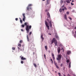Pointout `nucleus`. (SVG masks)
Listing matches in <instances>:
<instances>
[{
  "instance_id": "obj_18",
  "label": "nucleus",
  "mask_w": 76,
  "mask_h": 76,
  "mask_svg": "<svg viewBox=\"0 0 76 76\" xmlns=\"http://www.w3.org/2000/svg\"><path fill=\"white\" fill-rule=\"evenodd\" d=\"M27 41H28V42H29V38H28V35H27Z\"/></svg>"
},
{
  "instance_id": "obj_1",
  "label": "nucleus",
  "mask_w": 76,
  "mask_h": 76,
  "mask_svg": "<svg viewBox=\"0 0 76 76\" xmlns=\"http://www.w3.org/2000/svg\"><path fill=\"white\" fill-rule=\"evenodd\" d=\"M24 25L26 26V29L27 31V33H28L29 32V29H31L32 26H29V23L28 22H25L24 23Z\"/></svg>"
},
{
  "instance_id": "obj_33",
  "label": "nucleus",
  "mask_w": 76,
  "mask_h": 76,
  "mask_svg": "<svg viewBox=\"0 0 76 76\" xmlns=\"http://www.w3.org/2000/svg\"><path fill=\"white\" fill-rule=\"evenodd\" d=\"M21 64H23V61H21Z\"/></svg>"
},
{
  "instance_id": "obj_21",
  "label": "nucleus",
  "mask_w": 76,
  "mask_h": 76,
  "mask_svg": "<svg viewBox=\"0 0 76 76\" xmlns=\"http://www.w3.org/2000/svg\"><path fill=\"white\" fill-rule=\"evenodd\" d=\"M15 47H12V50H15Z\"/></svg>"
},
{
  "instance_id": "obj_46",
  "label": "nucleus",
  "mask_w": 76,
  "mask_h": 76,
  "mask_svg": "<svg viewBox=\"0 0 76 76\" xmlns=\"http://www.w3.org/2000/svg\"><path fill=\"white\" fill-rule=\"evenodd\" d=\"M47 20L48 21V22H49V20H48V19H47Z\"/></svg>"
},
{
  "instance_id": "obj_48",
  "label": "nucleus",
  "mask_w": 76,
  "mask_h": 76,
  "mask_svg": "<svg viewBox=\"0 0 76 76\" xmlns=\"http://www.w3.org/2000/svg\"><path fill=\"white\" fill-rule=\"evenodd\" d=\"M18 49L19 50H20V48H19V47H18Z\"/></svg>"
},
{
  "instance_id": "obj_7",
  "label": "nucleus",
  "mask_w": 76,
  "mask_h": 76,
  "mask_svg": "<svg viewBox=\"0 0 76 76\" xmlns=\"http://www.w3.org/2000/svg\"><path fill=\"white\" fill-rule=\"evenodd\" d=\"M51 20H50V21L49 22V25L51 28L52 27V23H51Z\"/></svg>"
},
{
  "instance_id": "obj_57",
  "label": "nucleus",
  "mask_w": 76,
  "mask_h": 76,
  "mask_svg": "<svg viewBox=\"0 0 76 76\" xmlns=\"http://www.w3.org/2000/svg\"><path fill=\"white\" fill-rule=\"evenodd\" d=\"M64 76H66V75H64Z\"/></svg>"
},
{
  "instance_id": "obj_56",
  "label": "nucleus",
  "mask_w": 76,
  "mask_h": 76,
  "mask_svg": "<svg viewBox=\"0 0 76 76\" xmlns=\"http://www.w3.org/2000/svg\"><path fill=\"white\" fill-rule=\"evenodd\" d=\"M47 10H45V12H47Z\"/></svg>"
},
{
  "instance_id": "obj_42",
  "label": "nucleus",
  "mask_w": 76,
  "mask_h": 76,
  "mask_svg": "<svg viewBox=\"0 0 76 76\" xmlns=\"http://www.w3.org/2000/svg\"><path fill=\"white\" fill-rule=\"evenodd\" d=\"M63 64H61V67H62L63 66Z\"/></svg>"
},
{
  "instance_id": "obj_53",
  "label": "nucleus",
  "mask_w": 76,
  "mask_h": 76,
  "mask_svg": "<svg viewBox=\"0 0 76 76\" xmlns=\"http://www.w3.org/2000/svg\"><path fill=\"white\" fill-rule=\"evenodd\" d=\"M45 0H42V1H45Z\"/></svg>"
},
{
  "instance_id": "obj_9",
  "label": "nucleus",
  "mask_w": 76,
  "mask_h": 76,
  "mask_svg": "<svg viewBox=\"0 0 76 76\" xmlns=\"http://www.w3.org/2000/svg\"><path fill=\"white\" fill-rule=\"evenodd\" d=\"M21 60H26V58H24L23 56H22L21 58Z\"/></svg>"
},
{
  "instance_id": "obj_50",
  "label": "nucleus",
  "mask_w": 76,
  "mask_h": 76,
  "mask_svg": "<svg viewBox=\"0 0 76 76\" xmlns=\"http://www.w3.org/2000/svg\"><path fill=\"white\" fill-rule=\"evenodd\" d=\"M64 5L62 7H64Z\"/></svg>"
},
{
  "instance_id": "obj_51",
  "label": "nucleus",
  "mask_w": 76,
  "mask_h": 76,
  "mask_svg": "<svg viewBox=\"0 0 76 76\" xmlns=\"http://www.w3.org/2000/svg\"><path fill=\"white\" fill-rule=\"evenodd\" d=\"M68 76H70V75L68 74Z\"/></svg>"
},
{
  "instance_id": "obj_20",
  "label": "nucleus",
  "mask_w": 76,
  "mask_h": 76,
  "mask_svg": "<svg viewBox=\"0 0 76 76\" xmlns=\"http://www.w3.org/2000/svg\"><path fill=\"white\" fill-rule=\"evenodd\" d=\"M66 2L67 3H70V1L69 0H66Z\"/></svg>"
},
{
  "instance_id": "obj_10",
  "label": "nucleus",
  "mask_w": 76,
  "mask_h": 76,
  "mask_svg": "<svg viewBox=\"0 0 76 76\" xmlns=\"http://www.w3.org/2000/svg\"><path fill=\"white\" fill-rule=\"evenodd\" d=\"M52 56L53 60H55V57H54V55L53 53H52Z\"/></svg>"
},
{
  "instance_id": "obj_49",
  "label": "nucleus",
  "mask_w": 76,
  "mask_h": 76,
  "mask_svg": "<svg viewBox=\"0 0 76 76\" xmlns=\"http://www.w3.org/2000/svg\"><path fill=\"white\" fill-rule=\"evenodd\" d=\"M21 31H23V30L22 29H21Z\"/></svg>"
},
{
  "instance_id": "obj_4",
  "label": "nucleus",
  "mask_w": 76,
  "mask_h": 76,
  "mask_svg": "<svg viewBox=\"0 0 76 76\" xmlns=\"http://www.w3.org/2000/svg\"><path fill=\"white\" fill-rule=\"evenodd\" d=\"M31 6H32V4H29L27 7V10H28V11H29V9H31V10H32V8H31Z\"/></svg>"
},
{
  "instance_id": "obj_58",
  "label": "nucleus",
  "mask_w": 76,
  "mask_h": 76,
  "mask_svg": "<svg viewBox=\"0 0 76 76\" xmlns=\"http://www.w3.org/2000/svg\"><path fill=\"white\" fill-rule=\"evenodd\" d=\"M74 28L75 29H76V27H75Z\"/></svg>"
},
{
  "instance_id": "obj_15",
  "label": "nucleus",
  "mask_w": 76,
  "mask_h": 76,
  "mask_svg": "<svg viewBox=\"0 0 76 76\" xmlns=\"http://www.w3.org/2000/svg\"><path fill=\"white\" fill-rule=\"evenodd\" d=\"M41 38L42 39V41L44 40V37H43V35L42 34L41 36Z\"/></svg>"
},
{
  "instance_id": "obj_17",
  "label": "nucleus",
  "mask_w": 76,
  "mask_h": 76,
  "mask_svg": "<svg viewBox=\"0 0 76 76\" xmlns=\"http://www.w3.org/2000/svg\"><path fill=\"white\" fill-rule=\"evenodd\" d=\"M18 46L20 47H21V44H20V43H19L18 44Z\"/></svg>"
},
{
  "instance_id": "obj_23",
  "label": "nucleus",
  "mask_w": 76,
  "mask_h": 76,
  "mask_svg": "<svg viewBox=\"0 0 76 76\" xmlns=\"http://www.w3.org/2000/svg\"><path fill=\"white\" fill-rule=\"evenodd\" d=\"M58 75H59V76H62L61 74V73H60V72L58 73Z\"/></svg>"
},
{
  "instance_id": "obj_16",
  "label": "nucleus",
  "mask_w": 76,
  "mask_h": 76,
  "mask_svg": "<svg viewBox=\"0 0 76 76\" xmlns=\"http://www.w3.org/2000/svg\"><path fill=\"white\" fill-rule=\"evenodd\" d=\"M69 68H70V67H71V62H70L69 63Z\"/></svg>"
},
{
  "instance_id": "obj_5",
  "label": "nucleus",
  "mask_w": 76,
  "mask_h": 76,
  "mask_svg": "<svg viewBox=\"0 0 76 76\" xmlns=\"http://www.w3.org/2000/svg\"><path fill=\"white\" fill-rule=\"evenodd\" d=\"M50 1H51V0H47L46 3V5H48V4H50Z\"/></svg>"
},
{
  "instance_id": "obj_60",
  "label": "nucleus",
  "mask_w": 76,
  "mask_h": 76,
  "mask_svg": "<svg viewBox=\"0 0 76 76\" xmlns=\"http://www.w3.org/2000/svg\"><path fill=\"white\" fill-rule=\"evenodd\" d=\"M75 33L76 34V31H75Z\"/></svg>"
},
{
  "instance_id": "obj_39",
  "label": "nucleus",
  "mask_w": 76,
  "mask_h": 76,
  "mask_svg": "<svg viewBox=\"0 0 76 76\" xmlns=\"http://www.w3.org/2000/svg\"><path fill=\"white\" fill-rule=\"evenodd\" d=\"M71 4L72 6H73V5H74V4H73V3H72V2L71 3Z\"/></svg>"
},
{
  "instance_id": "obj_35",
  "label": "nucleus",
  "mask_w": 76,
  "mask_h": 76,
  "mask_svg": "<svg viewBox=\"0 0 76 76\" xmlns=\"http://www.w3.org/2000/svg\"><path fill=\"white\" fill-rule=\"evenodd\" d=\"M44 57H45V59H46V56H45V54H44Z\"/></svg>"
},
{
  "instance_id": "obj_41",
  "label": "nucleus",
  "mask_w": 76,
  "mask_h": 76,
  "mask_svg": "<svg viewBox=\"0 0 76 76\" xmlns=\"http://www.w3.org/2000/svg\"><path fill=\"white\" fill-rule=\"evenodd\" d=\"M57 39H58V40H59V38H58V37H56Z\"/></svg>"
},
{
  "instance_id": "obj_32",
  "label": "nucleus",
  "mask_w": 76,
  "mask_h": 76,
  "mask_svg": "<svg viewBox=\"0 0 76 76\" xmlns=\"http://www.w3.org/2000/svg\"><path fill=\"white\" fill-rule=\"evenodd\" d=\"M31 34H32V32H30V33H29V36H30V35H31Z\"/></svg>"
},
{
  "instance_id": "obj_25",
  "label": "nucleus",
  "mask_w": 76,
  "mask_h": 76,
  "mask_svg": "<svg viewBox=\"0 0 76 76\" xmlns=\"http://www.w3.org/2000/svg\"><path fill=\"white\" fill-rule=\"evenodd\" d=\"M69 62H70V60H69V59L67 60L66 61V62L69 63Z\"/></svg>"
},
{
  "instance_id": "obj_14",
  "label": "nucleus",
  "mask_w": 76,
  "mask_h": 76,
  "mask_svg": "<svg viewBox=\"0 0 76 76\" xmlns=\"http://www.w3.org/2000/svg\"><path fill=\"white\" fill-rule=\"evenodd\" d=\"M64 18L66 20H67V16L66 14L64 15Z\"/></svg>"
},
{
  "instance_id": "obj_24",
  "label": "nucleus",
  "mask_w": 76,
  "mask_h": 76,
  "mask_svg": "<svg viewBox=\"0 0 76 76\" xmlns=\"http://www.w3.org/2000/svg\"><path fill=\"white\" fill-rule=\"evenodd\" d=\"M33 65L35 66V67H37V65L35 64H34Z\"/></svg>"
},
{
  "instance_id": "obj_61",
  "label": "nucleus",
  "mask_w": 76,
  "mask_h": 76,
  "mask_svg": "<svg viewBox=\"0 0 76 76\" xmlns=\"http://www.w3.org/2000/svg\"><path fill=\"white\" fill-rule=\"evenodd\" d=\"M72 1V0H70V1Z\"/></svg>"
},
{
  "instance_id": "obj_59",
  "label": "nucleus",
  "mask_w": 76,
  "mask_h": 76,
  "mask_svg": "<svg viewBox=\"0 0 76 76\" xmlns=\"http://www.w3.org/2000/svg\"><path fill=\"white\" fill-rule=\"evenodd\" d=\"M22 56H20V57H22Z\"/></svg>"
},
{
  "instance_id": "obj_34",
  "label": "nucleus",
  "mask_w": 76,
  "mask_h": 76,
  "mask_svg": "<svg viewBox=\"0 0 76 76\" xmlns=\"http://www.w3.org/2000/svg\"><path fill=\"white\" fill-rule=\"evenodd\" d=\"M45 49L46 50H47V46H45Z\"/></svg>"
},
{
  "instance_id": "obj_11",
  "label": "nucleus",
  "mask_w": 76,
  "mask_h": 76,
  "mask_svg": "<svg viewBox=\"0 0 76 76\" xmlns=\"http://www.w3.org/2000/svg\"><path fill=\"white\" fill-rule=\"evenodd\" d=\"M58 54H59L60 52V47L58 48Z\"/></svg>"
},
{
  "instance_id": "obj_55",
  "label": "nucleus",
  "mask_w": 76,
  "mask_h": 76,
  "mask_svg": "<svg viewBox=\"0 0 76 76\" xmlns=\"http://www.w3.org/2000/svg\"><path fill=\"white\" fill-rule=\"evenodd\" d=\"M74 2V1L72 0V2Z\"/></svg>"
},
{
  "instance_id": "obj_44",
  "label": "nucleus",
  "mask_w": 76,
  "mask_h": 76,
  "mask_svg": "<svg viewBox=\"0 0 76 76\" xmlns=\"http://www.w3.org/2000/svg\"><path fill=\"white\" fill-rule=\"evenodd\" d=\"M62 10L63 11H64V8H62Z\"/></svg>"
},
{
  "instance_id": "obj_29",
  "label": "nucleus",
  "mask_w": 76,
  "mask_h": 76,
  "mask_svg": "<svg viewBox=\"0 0 76 76\" xmlns=\"http://www.w3.org/2000/svg\"><path fill=\"white\" fill-rule=\"evenodd\" d=\"M60 3H63V1L61 0L60 2Z\"/></svg>"
},
{
  "instance_id": "obj_12",
  "label": "nucleus",
  "mask_w": 76,
  "mask_h": 76,
  "mask_svg": "<svg viewBox=\"0 0 76 76\" xmlns=\"http://www.w3.org/2000/svg\"><path fill=\"white\" fill-rule=\"evenodd\" d=\"M67 54L68 55H69L70 53H71V51H67Z\"/></svg>"
},
{
  "instance_id": "obj_3",
  "label": "nucleus",
  "mask_w": 76,
  "mask_h": 76,
  "mask_svg": "<svg viewBox=\"0 0 76 76\" xmlns=\"http://www.w3.org/2000/svg\"><path fill=\"white\" fill-rule=\"evenodd\" d=\"M45 23L47 29L48 30H49L50 29V26H48V22L46 20L45 21Z\"/></svg>"
},
{
  "instance_id": "obj_40",
  "label": "nucleus",
  "mask_w": 76,
  "mask_h": 76,
  "mask_svg": "<svg viewBox=\"0 0 76 76\" xmlns=\"http://www.w3.org/2000/svg\"><path fill=\"white\" fill-rule=\"evenodd\" d=\"M20 23H22V22H23V21H22V20H20Z\"/></svg>"
},
{
  "instance_id": "obj_13",
  "label": "nucleus",
  "mask_w": 76,
  "mask_h": 76,
  "mask_svg": "<svg viewBox=\"0 0 76 76\" xmlns=\"http://www.w3.org/2000/svg\"><path fill=\"white\" fill-rule=\"evenodd\" d=\"M47 15L49 18H50V13H49V12L47 13Z\"/></svg>"
},
{
  "instance_id": "obj_63",
  "label": "nucleus",
  "mask_w": 76,
  "mask_h": 76,
  "mask_svg": "<svg viewBox=\"0 0 76 76\" xmlns=\"http://www.w3.org/2000/svg\"><path fill=\"white\" fill-rule=\"evenodd\" d=\"M12 52H13V51H12Z\"/></svg>"
},
{
  "instance_id": "obj_43",
  "label": "nucleus",
  "mask_w": 76,
  "mask_h": 76,
  "mask_svg": "<svg viewBox=\"0 0 76 76\" xmlns=\"http://www.w3.org/2000/svg\"><path fill=\"white\" fill-rule=\"evenodd\" d=\"M64 9H65V10H67V8L65 7H64Z\"/></svg>"
},
{
  "instance_id": "obj_62",
  "label": "nucleus",
  "mask_w": 76,
  "mask_h": 76,
  "mask_svg": "<svg viewBox=\"0 0 76 76\" xmlns=\"http://www.w3.org/2000/svg\"><path fill=\"white\" fill-rule=\"evenodd\" d=\"M50 35H51V34H50Z\"/></svg>"
},
{
  "instance_id": "obj_47",
  "label": "nucleus",
  "mask_w": 76,
  "mask_h": 76,
  "mask_svg": "<svg viewBox=\"0 0 76 76\" xmlns=\"http://www.w3.org/2000/svg\"><path fill=\"white\" fill-rule=\"evenodd\" d=\"M74 36L75 37H76V34H74Z\"/></svg>"
},
{
  "instance_id": "obj_26",
  "label": "nucleus",
  "mask_w": 76,
  "mask_h": 76,
  "mask_svg": "<svg viewBox=\"0 0 76 76\" xmlns=\"http://www.w3.org/2000/svg\"><path fill=\"white\" fill-rule=\"evenodd\" d=\"M23 42V40H21L20 41V43H22Z\"/></svg>"
},
{
  "instance_id": "obj_36",
  "label": "nucleus",
  "mask_w": 76,
  "mask_h": 76,
  "mask_svg": "<svg viewBox=\"0 0 76 76\" xmlns=\"http://www.w3.org/2000/svg\"><path fill=\"white\" fill-rule=\"evenodd\" d=\"M50 60V61H52V63H53V59H51Z\"/></svg>"
},
{
  "instance_id": "obj_19",
  "label": "nucleus",
  "mask_w": 76,
  "mask_h": 76,
  "mask_svg": "<svg viewBox=\"0 0 76 76\" xmlns=\"http://www.w3.org/2000/svg\"><path fill=\"white\" fill-rule=\"evenodd\" d=\"M25 24H22V25H21V26L22 28H25Z\"/></svg>"
},
{
  "instance_id": "obj_8",
  "label": "nucleus",
  "mask_w": 76,
  "mask_h": 76,
  "mask_svg": "<svg viewBox=\"0 0 76 76\" xmlns=\"http://www.w3.org/2000/svg\"><path fill=\"white\" fill-rule=\"evenodd\" d=\"M56 41V39L55 38H53V40H52V42L51 43V44H53L54 42Z\"/></svg>"
},
{
  "instance_id": "obj_31",
  "label": "nucleus",
  "mask_w": 76,
  "mask_h": 76,
  "mask_svg": "<svg viewBox=\"0 0 76 76\" xmlns=\"http://www.w3.org/2000/svg\"><path fill=\"white\" fill-rule=\"evenodd\" d=\"M56 68H57V69H58L59 68V67H58V66L57 65H56Z\"/></svg>"
},
{
  "instance_id": "obj_54",
  "label": "nucleus",
  "mask_w": 76,
  "mask_h": 76,
  "mask_svg": "<svg viewBox=\"0 0 76 76\" xmlns=\"http://www.w3.org/2000/svg\"><path fill=\"white\" fill-rule=\"evenodd\" d=\"M20 51H21L22 50V49H20Z\"/></svg>"
},
{
  "instance_id": "obj_45",
  "label": "nucleus",
  "mask_w": 76,
  "mask_h": 76,
  "mask_svg": "<svg viewBox=\"0 0 76 76\" xmlns=\"http://www.w3.org/2000/svg\"><path fill=\"white\" fill-rule=\"evenodd\" d=\"M18 20V18H15V20L17 21V20Z\"/></svg>"
},
{
  "instance_id": "obj_38",
  "label": "nucleus",
  "mask_w": 76,
  "mask_h": 76,
  "mask_svg": "<svg viewBox=\"0 0 76 76\" xmlns=\"http://www.w3.org/2000/svg\"><path fill=\"white\" fill-rule=\"evenodd\" d=\"M66 14H67V15H69V12L67 11L66 12Z\"/></svg>"
},
{
  "instance_id": "obj_6",
  "label": "nucleus",
  "mask_w": 76,
  "mask_h": 76,
  "mask_svg": "<svg viewBox=\"0 0 76 76\" xmlns=\"http://www.w3.org/2000/svg\"><path fill=\"white\" fill-rule=\"evenodd\" d=\"M23 20L24 22H25V20L26 18L25 17V14L24 13L23 14Z\"/></svg>"
},
{
  "instance_id": "obj_37",
  "label": "nucleus",
  "mask_w": 76,
  "mask_h": 76,
  "mask_svg": "<svg viewBox=\"0 0 76 76\" xmlns=\"http://www.w3.org/2000/svg\"><path fill=\"white\" fill-rule=\"evenodd\" d=\"M60 47H62L63 46V45H62L61 44H60Z\"/></svg>"
},
{
  "instance_id": "obj_2",
  "label": "nucleus",
  "mask_w": 76,
  "mask_h": 76,
  "mask_svg": "<svg viewBox=\"0 0 76 76\" xmlns=\"http://www.w3.org/2000/svg\"><path fill=\"white\" fill-rule=\"evenodd\" d=\"M61 57H62V56L60 54L58 55V56L56 59L58 61V63H60V61L61 58Z\"/></svg>"
},
{
  "instance_id": "obj_27",
  "label": "nucleus",
  "mask_w": 76,
  "mask_h": 76,
  "mask_svg": "<svg viewBox=\"0 0 76 76\" xmlns=\"http://www.w3.org/2000/svg\"><path fill=\"white\" fill-rule=\"evenodd\" d=\"M54 63L56 66H57V63L54 62Z\"/></svg>"
},
{
  "instance_id": "obj_52",
  "label": "nucleus",
  "mask_w": 76,
  "mask_h": 76,
  "mask_svg": "<svg viewBox=\"0 0 76 76\" xmlns=\"http://www.w3.org/2000/svg\"><path fill=\"white\" fill-rule=\"evenodd\" d=\"M61 50H63V48H61Z\"/></svg>"
},
{
  "instance_id": "obj_22",
  "label": "nucleus",
  "mask_w": 76,
  "mask_h": 76,
  "mask_svg": "<svg viewBox=\"0 0 76 76\" xmlns=\"http://www.w3.org/2000/svg\"><path fill=\"white\" fill-rule=\"evenodd\" d=\"M54 43L55 45H57V42L56 41V42H55Z\"/></svg>"
},
{
  "instance_id": "obj_30",
  "label": "nucleus",
  "mask_w": 76,
  "mask_h": 76,
  "mask_svg": "<svg viewBox=\"0 0 76 76\" xmlns=\"http://www.w3.org/2000/svg\"><path fill=\"white\" fill-rule=\"evenodd\" d=\"M69 19H70L71 20H72V19L70 17H69Z\"/></svg>"
},
{
  "instance_id": "obj_28",
  "label": "nucleus",
  "mask_w": 76,
  "mask_h": 76,
  "mask_svg": "<svg viewBox=\"0 0 76 76\" xmlns=\"http://www.w3.org/2000/svg\"><path fill=\"white\" fill-rule=\"evenodd\" d=\"M59 12H62V10L61 9H60V10H59Z\"/></svg>"
}]
</instances>
